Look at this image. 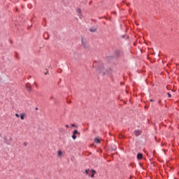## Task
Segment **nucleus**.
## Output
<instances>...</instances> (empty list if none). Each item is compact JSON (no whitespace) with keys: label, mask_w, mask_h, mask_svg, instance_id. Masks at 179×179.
Segmentation results:
<instances>
[{"label":"nucleus","mask_w":179,"mask_h":179,"mask_svg":"<svg viewBox=\"0 0 179 179\" xmlns=\"http://www.w3.org/2000/svg\"><path fill=\"white\" fill-rule=\"evenodd\" d=\"M85 173L87 176H90L91 178H94V175L96 173V171L94 170L86 169Z\"/></svg>","instance_id":"f257e3e1"},{"label":"nucleus","mask_w":179,"mask_h":179,"mask_svg":"<svg viewBox=\"0 0 179 179\" xmlns=\"http://www.w3.org/2000/svg\"><path fill=\"white\" fill-rule=\"evenodd\" d=\"M3 141L4 143H6L8 145H11L12 142H13V138L11 137H4L3 138Z\"/></svg>","instance_id":"f03ea898"},{"label":"nucleus","mask_w":179,"mask_h":179,"mask_svg":"<svg viewBox=\"0 0 179 179\" xmlns=\"http://www.w3.org/2000/svg\"><path fill=\"white\" fill-rule=\"evenodd\" d=\"M15 116L17 118L20 117V120H24L25 118L27 117V114L24 113H20V115L17 114V113H16V114H15Z\"/></svg>","instance_id":"7ed1b4c3"},{"label":"nucleus","mask_w":179,"mask_h":179,"mask_svg":"<svg viewBox=\"0 0 179 179\" xmlns=\"http://www.w3.org/2000/svg\"><path fill=\"white\" fill-rule=\"evenodd\" d=\"M81 43H82V45H83L85 48H87L88 47L87 41V39H85V38H82V39H81Z\"/></svg>","instance_id":"20e7f679"},{"label":"nucleus","mask_w":179,"mask_h":179,"mask_svg":"<svg viewBox=\"0 0 179 179\" xmlns=\"http://www.w3.org/2000/svg\"><path fill=\"white\" fill-rule=\"evenodd\" d=\"M57 157H58L59 159H62V157H64V152L62 151V150H58V151L57 152Z\"/></svg>","instance_id":"39448f33"},{"label":"nucleus","mask_w":179,"mask_h":179,"mask_svg":"<svg viewBox=\"0 0 179 179\" xmlns=\"http://www.w3.org/2000/svg\"><path fill=\"white\" fill-rule=\"evenodd\" d=\"M76 13L78 15V17H80V19H82L83 18V13H82V10L81 8H77L76 9Z\"/></svg>","instance_id":"423d86ee"},{"label":"nucleus","mask_w":179,"mask_h":179,"mask_svg":"<svg viewBox=\"0 0 179 179\" xmlns=\"http://www.w3.org/2000/svg\"><path fill=\"white\" fill-rule=\"evenodd\" d=\"M78 134V130H75V131H73V135H72V138H73V140H76V138H77L76 134Z\"/></svg>","instance_id":"0eeeda50"},{"label":"nucleus","mask_w":179,"mask_h":179,"mask_svg":"<svg viewBox=\"0 0 179 179\" xmlns=\"http://www.w3.org/2000/svg\"><path fill=\"white\" fill-rule=\"evenodd\" d=\"M99 72L102 73L103 75H106L108 74V73L106 71V70L104 69V67H101V69H99Z\"/></svg>","instance_id":"6e6552de"},{"label":"nucleus","mask_w":179,"mask_h":179,"mask_svg":"<svg viewBox=\"0 0 179 179\" xmlns=\"http://www.w3.org/2000/svg\"><path fill=\"white\" fill-rule=\"evenodd\" d=\"M134 134L136 136H141V134H142V131H141V130H136L134 131Z\"/></svg>","instance_id":"1a4fd4ad"},{"label":"nucleus","mask_w":179,"mask_h":179,"mask_svg":"<svg viewBox=\"0 0 179 179\" xmlns=\"http://www.w3.org/2000/svg\"><path fill=\"white\" fill-rule=\"evenodd\" d=\"M26 88H27V91H29V92L32 91V87L29 84L26 85Z\"/></svg>","instance_id":"9d476101"},{"label":"nucleus","mask_w":179,"mask_h":179,"mask_svg":"<svg viewBox=\"0 0 179 179\" xmlns=\"http://www.w3.org/2000/svg\"><path fill=\"white\" fill-rule=\"evenodd\" d=\"M143 157V155H142V154L139 153L137 155V159H141Z\"/></svg>","instance_id":"9b49d317"},{"label":"nucleus","mask_w":179,"mask_h":179,"mask_svg":"<svg viewBox=\"0 0 179 179\" xmlns=\"http://www.w3.org/2000/svg\"><path fill=\"white\" fill-rule=\"evenodd\" d=\"M94 142L96 143H100V139L98 138H96L94 139Z\"/></svg>","instance_id":"f8f14e48"},{"label":"nucleus","mask_w":179,"mask_h":179,"mask_svg":"<svg viewBox=\"0 0 179 179\" xmlns=\"http://www.w3.org/2000/svg\"><path fill=\"white\" fill-rule=\"evenodd\" d=\"M96 29H90V31L91 32H95L96 31Z\"/></svg>","instance_id":"ddd939ff"},{"label":"nucleus","mask_w":179,"mask_h":179,"mask_svg":"<svg viewBox=\"0 0 179 179\" xmlns=\"http://www.w3.org/2000/svg\"><path fill=\"white\" fill-rule=\"evenodd\" d=\"M115 53L117 55H118L120 53H121V52H120V50H116Z\"/></svg>","instance_id":"4468645a"},{"label":"nucleus","mask_w":179,"mask_h":179,"mask_svg":"<svg viewBox=\"0 0 179 179\" xmlns=\"http://www.w3.org/2000/svg\"><path fill=\"white\" fill-rule=\"evenodd\" d=\"M71 126H72L73 127H77L76 126V124H71Z\"/></svg>","instance_id":"2eb2a0df"},{"label":"nucleus","mask_w":179,"mask_h":179,"mask_svg":"<svg viewBox=\"0 0 179 179\" xmlns=\"http://www.w3.org/2000/svg\"><path fill=\"white\" fill-rule=\"evenodd\" d=\"M65 127L68 129V128H69V125L66 124V125H65Z\"/></svg>","instance_id":"dca6fc26"},{"label":"nucleus","mask_w":179,"mask_h":179,"mask_svg":"<svg viewBox=\"0 0 179 179\" xmlns=\"http://www.w3.org/2000/svg\"><path fill=\"white\" fill-rule=\"evenodd\" d=\"M167 94H168L169 98L171 97V95L169 93H167Z\"/></svg>","instance_id":"f3484780"},{"label":"nucleus","mask_w":179,"mask_h":179,"mask_svg":"<svg viewBox=\"0 0 179 179\" xmlns=\"http://www.w3.org/2000/svg\"><path fill=\"white\" fill-rule=\"evenodd\" d=\"M55 99L54 96H51V97H50V99H51V100H52V99Z\"/></svg>","instance_id":"a211bd4d"},{"label":"nucleus","mask_w":179,"mask_h":179,"mask_svg":"<svg viewBox=\"0 0 179 179\" xmlns=\"http://www.w3.org/2000/svg\"><path fill=\"white\" fill-rule=\"evenodd\" d=\"M150 101L152 102V101H153L152 100H150Z\"/></svg>","instance_id":"6ab92c4d"},{"label":"nucleus","mask_w":179,"mask_h":179,"mask_svg":"<svg viewBox=\"0 0 179 179\" xmlns=\"http://www.w3.org/2000/svg\"><path fill=\"white\" fill-rule=\"evenodd\" d=\"M36 179H38V178H36Z\"/></svg>","instance_id":"aec40b11"}]
</instances>
